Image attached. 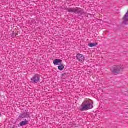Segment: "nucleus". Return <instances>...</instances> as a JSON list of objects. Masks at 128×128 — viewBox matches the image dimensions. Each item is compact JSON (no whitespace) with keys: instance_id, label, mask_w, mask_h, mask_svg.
<instances>
[{"instance_id":"obj_1","label":"nucleus","mask_w":128,"mask_h":128,"mask_svg":"<svg viewBox=\"0 0 128 128\" xmlns=\"http://www.w3.org/2000/svg\"><path fill=\"white\" fill-rule=\"evenodd\" d=\"M94 102L92 100H87L84 101L81 105V110L84 112L94 108Z\"/></svg>"},{"instance_id":"obj_2","label":"nucleus","mask_w":128,"mask_h":128,"mask_svg":"<svg viewBox=\"0 0 128 128\" xmlns=\"http://www.w3.org/2000/svg\"><path fill=\"white\" fill-rule=\"evenodd\" d=\"M68 12H73L74 14H84V10L80 8H70L68 10Z\"/></svg>"},{"instance_id":"obj_10","label":"nucleus","mask_w":128,"mask_h":128,"mask_svg":"<svg viewBox=\"0 0 128 128\" xmlns=\"http://www.w3.org/2000/svg\"><path fill=\"white\" fill-rule=\"evenodd\" d=\"M20 118H26V114L24 113L23 114H21L20 116Z\"/></svg>"},{"instance_id":"obj_7","label":"nucleus","mask_w":128,"mask_h":128,"mask_svg":"<svg viewBox=\"0 0 128 128\" xmlns=\"http://www.w3.org/2000/svg\"><path fill=\"white\" fill-rule=\"evenodd\" d=\"M28 124V122L25 120V121H22L20 124V126H26Z\"/></svg>"},{"instance_id":"obj_5","label":"nucleus","mask_w":128,"mask_h":128,"mask_svg":"<svg viewBox=\"0 0 128 128\" xmlns=\"http://www.w3.org/2000/svg\"><path fill=\"white\" fill-rule=\"evenodd\" d=\"M31 80L32 82L38 84V82H40V77H38V76L37 75H36L32 78Z\"/></svg>"},{"instance_id":"obj_8","label":"nucleus","mask_w":128,"mask_h":128,"mask_svg":"<svg viewBox=\"0 0 128 128\" xmlns=\"http://www.w3.org/2000/svg\"><path fill=\"white\" fill-rule=\"evenodd\" d=\"M98 44V42L91 43L89 44V46H90V48H94V46H96Z\"/></svg>"},{"instance_id":"obj_6","label":"nucleus","mask_w":128,"mask_h":128,"mask_svg":"<svg viewBox=\"0 0 128 128\" xmlns=\"http://www.w3.org/2000/svg\"><path fill=\"white\" fill-rule=\"evenodd\" d=\"M62 64V60L60 59H56L54 61V66H60Z\"/></svg>"},{"instance_id":"obj_11","label":"nucleus","mask_w":128,"mask_h":128,"mask_svg":"<svg viewBox=\"0 0 128 128\" xmlns=\"http://www.w3.org/2000/svg\"><path fill=\"white\" fill-rule=\"evenodd\" d=\"M1 116H2V114L0 112V117Z\"/></svg>"},{"instance_id":"obj_3","label":"nucleus","mask_w":128,"mask_h":128,"mask_svg":"<svg viewBox=\"0 0 128 128\" xmlns=\"http://www.w3.org/2000/svg\"><path fill=\"white\" fill-rule=\"evenodd\" d=\"M110 70L114 74L117 76V74H120V70H122V67L120 66H114L111 68Z\"/></svg>"},{"instance_id":"obj_9","label":"nucleus","mask_w":128,"mask_h":128,"mask_svg":"<svg viewBox=\"0 0 128 128\" xmlns=\"http://www.w3.org/2000/svg\"><path fill=\"white\" fill-rule=\"evenodd\" d=\"M58 68L59 70H64V65L61 64L59 65V66H58Z\"/></svg>"},{"instance_id":"obj_4","label":"nucleus","mask_w":128,"mask_h":128,"mask_svg":"<svg viewBox=\"0 0 128 128\" xmlns=\"http://www.w3.org/2000/svg\"><path fill=\"white\" fill-rule=\"evenodd\" d=\"M77 60L80 62H84V56L83 54H78L76 56Z\"/></svg>"}]
</instances>
